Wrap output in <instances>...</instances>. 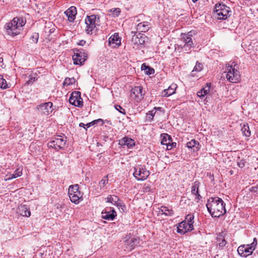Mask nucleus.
I'll list each match as a JSON object with an SVG mask.
<instances>
[{
  "label": "nucleus",
  "mask_w": 258,
  "mask_h": 258,
  "mask_svg": "<svg viewBox=\"0 0 258 258\" xmlns=\"http://www.w3.org/2000/svg\"><path fill=\"white\" fill-rule=\"evenodd\" d=\"M225 204L222 199L219 197H211L206 204L208 212L213 217H220L226 213Z\"/></svg>",
  "instance_id": "nucleus-1"
},
{
  "label": "nucleus",
  "mask_w": 258,
  "mask_h": 258,
  "mask_svg": "<svg viewBox=\"0 0 258 258\" xmlns=\"http://www.w3.org/2000/svg\"><path fill=\"white\" fill-rule=\"evenodd\" d=\"M25 24V21L22 19L16 17L6 24L5 29L8 35L14 36L20 33L21 27Z\"/></svg>",
  "instance_id": "nucleus-2"
},
{
  "label": "nucleus",
  "mask_w": 258,
  "mask_h": 258,
  "mask_svg": "<svg viewBox=\"0 0 258 258\" xmlns=\"http://www.w3.org/2000/svg\"><path fill=\"white\" fill-rule=\"evenodd\" d=\"M214 14L218 20H226L231 14L230 8L224 4H217L215 7Z\"/></svg>",
  "instance_id": "nucleus-3"
},
{
  "label": "nucleus",
  "mask_w": 258,
  "mask_h": 258,
  "mask_svg": "<svg viewBox=\"0 0 258 258\" xmlns=\"http://www.w3.org/2000/svg\"><path fill=\"white\" fill-rule=\"evenodd\" d=\"M234 62L232 63L231 65H226V78L227 80L231 83H235L239 81L240 79V74L239 72L235 68L236 64L234 66L233 64Z\"/></svg>",
  "instance_id": "nucleus-4"
},
{
  "label": "nucleus",
  "mask_w": 258,
  "mask_h": 258,
  "mask_svg": "<svg viewBox=\"0 0 258 258\" xmlns=\"http://www.w3.org/2000/svg\"><path fill=\"white\" fill-rule=\"evenodd\" d=\"M99 22V17L97 15H92L88 16L85 19L86 32L88 34H92V31L96 28Z\"/></svg>",
  "instance_id": "nucleus-5"
},
{
  "label": "nucleus",
  "mask_w": 258,
  "mask_h": 258,
  "mask_svg": "<svg viewBox=\"0 0 258 258\" xmlns=\"http://www.w3.org/2000/svg\"><path fill=\"white\" fill-rule=\"evenodd\" d=\"M256 243V239L254 238L253 239V241L250 244L239 246L237 248V252L238 254L243 257H246L249 255L255 249Z\"/></svg>",
  "instance_id": "nucleus-6"
},
{
  "label": "nucleus",
  "mask_w": 258,
  "mask_h": 258,
  "mask_svg": "<svg viewBox=\"0 0 258 258\" xmlns=\"http://www.w3.org/2000/svg\"><path fill=\"white\" fill-rule=\"evenodd\" d=\"M66 142V137L64 136L57 135L48 143V146L58 151L59 149H62L64 148Z\"/></svg>",
  "instance_id": "nucleus-7"
},
{
  "label": "nucleus",
  "mask_w": 258,
  "mask_h": 258,
  "mask_svg": "<svg viewBox=\"0 0 258 258\" xmlns=\"http://www.w3.org/2000/svg\"><path fill=\"white\" fill-rule=\"evenodd\" d=\"M149 171L144 166L138 165L134 168V176L139 181H143L149 176Z\"/></svg>",
  "instance_id": "nucleus-8"
},
{
  "label": "nucleus",
  "mask_w": 258,
  "mask_h": 258,
  "mask_svg": "<svg viewBox=\"0 0 258 258\" xmlns=\"http://www.w3.org/2000/svg\"><path fill=\"white\" fill-rule=\"evenodd\" d=\"M78 184L70 185L68 189V194L72 202L75 204L79 203L80 199L82 197V194L79 190Z\"/></svg>",
  "instance_id": "nucleus-9"
},
{
  "label": "nucleus",
  "mask_w": 258,
  "mask_h": 258,
  "mask_svg": "<svg viewBox=\"0 0 258 258\" xmlns=\"http://www.w3.org/2000/svg\"><path fill=\"white\" fill-rule=\"evenodd\" d=\"M88 57L87 53L83 49L77 50L73 56L74 63L77 65H82Z\"/></svg>",
  "instance_id": "nucleus-10"
},
{
  "label": "nucleus",
  "mask_w": 258,
  "mask_h": 258,
  "mask_svg": "<svg viewBox=\"0 0 258 258\" xmlns=\"http://www.w3.org/2000/svg\"><path fill=\"white\" fill-rule=\"evenodd\" d=\"M69 102L70 104L75 106L78 107H83V101L81 97V92L76 91L73 92L69 98Z\"/></svg>",
  "instance_id": "nucleus-11"
},
{
  "label": "nucleus",
  "mask_w": 258,
  "mask_h": 258,
  "mask_svg": "<svg viewBox=\"0 0 258 258\" xmlns=\"http://www.w3.org/2000/svg\"><path fill=\"white\" fill-rule=\"evenodd\" d=\"M124 239L125 248L128 251L132 250L139 244V238L137 237L126 236Z\"/></svg>",
  "instance_id": "nucleus-12"
},
{
  "label": "nucleus",
  "mask_w": 258,
  "mask_h": 258,
  "mask_svg": "<svg viewBox=\"0 0 258 258\" xmlns=\"http://www.w3.org/2000/svg\"><path fill=\"white\" fill-rule=\"evenodd\" d=\"M52 103L48 102L38 105L37 108L41 114L48 115L52 112Z\"/></svg>",
  "instance_id": "nucleus-13"
},
{
  "label": "nucleus",
  "mask_w": 258,
  "mask_h": 258,
  "mask_svg": "<svg viewBox=\"0 0 258 258\" xmlns=\"http://www.w3.org/2000/svg\"><path fill=\"white\" fill-rule=\"evenodd\" d=\"M161 138V144L166 145L167 150H170L176 146V143L172 142L171 137L168 135L166 134H162Z\"/></svg>",
  "instance_id": "nucleus-14"
},
{
  "label": "nucleus",
  "mask_w": 258,
  "mask_h": 258,
  "mask_svg": "<svg viewBox=\"0 0 258 258\" xmlns=\"http://www.w3.org/2000/svg\"><path fill=\"white\" fill-rule=\"evenodd\" d=\"M102 218L107 220H113L116 216V213L112 208H106L102 212Z\"/></svg>",
  "instance_id": "nucleus-15"
},
{
  "label": "nucleus",
  "mask_w": 258,
  "mask_h": 258,
  "mask_svg": "<svg viewBox=\"0 0 258 258\" xmlns=\"http://www.w3.org/2000/svg\"><path fill=\"white\" fill-rule=\"evenodd\" d=\"M194 229V225L189 224L186 221H182L178 224L177 227V232L184 234L187 232L190 231Z\"/></svg>",
  "instance_id": "nucleus-16"
},
{
  "label": "nucleus",
  "mask_w": 258,
  "mask_h": 258,
  "mask_svg": "<svg viewBox=\"0 0 258 258\" xmlns=\"http://www.w3.org/2000/svg\"><path fill=\"white\" fill-rule=\"evenodd\" d=\"M192 36V32H189L188 34H184L181 38L182 41L184 43L183 48L185 51L189 50L191 47L193 46V42L191 36Z\"/></svg>",
  "instance_id": "nucleus-17"
},
{
  "label": "nucleus",
  "mask_w": 258,
  "mask_h": 258,
  "mask_svg": "<svg viewBox=\"0 0 258 258\" xmlns=\"http://www.w3.org/2000/svg\"><path fill=\"white\" fill-rule=\"evenodd\" d=\"M118 144L122 147H125L126 146L130 148L135 146V142L133 139L125 137L119 140Z\"/></svg>",
  "instance_id": "nucleus-18"
},
{
  "label": "nucleus",
  "mask_w": 258,
  "mask_h": 258,
  "mask_svg": "<svg viewBox=\"0 0 258 258\" xmlns=\"http://www.w3.org/2000/svg\"><path fill=\"white\" fill-rule=\"evenodd\" d=\"M70 22H73L76 18L77 10L75 7H71L64 12Z\"/></svg>",
  "instance_id": "nucleus-19"
},
{
  "label": "nucleus",
  "mask_w": 258,
  "mask_h": 258,
  "mask_svg": "<svg viewBox=\"0 0 258 258\" xmlns=\"http://www.w3.org/2000/svg\"><path fill=\"white\" fill-rule=\"evenodd\" d=\"M121 43V39L118 33H114L109 39V44L113 47L119 46Z\"/></svg>",
  "instance_id": "nucleus-20"
},
{
  "label": "nucleus",
  "mask_w": 258,
  "mask_h": 258,
  "mask_svg": "<svg viewBox=\"0 0 258 258\" xmlns=\"http://www.w3.org/2000/svg\"><path fill=\"white\" fill-rule=\"evenodd\" d=\"M177 85L175 84H171L167 89L164 90L162 92V96L168 97L175 93Z\"/></svg>",
  "instance_id": "nucleus-21"
},
{
  "label": "nucleus",
  "mask_w": 258,
  "mask_h": 258,
  "mask_svg": "<svg viewBox=\"0 0 258 258\" xmlns=\"http://www.w3.org/2000/svg\"><path fill=\"white\" fill-rule=\"evenodd\" d=\"M18 213L22 216L29 217L31 215V212L27 206L25 205H21L18 207Z\"/></svg>",
  "instance_id": "nucleus-22"
},
{
  "label": "nucleus",
  "mask_w": 258,
  "mask_h": 258,
  "mask_svg": "<svg viewBox=\"0 0 258 258\" xmlns=\"http://www.w3.org/2000/svg\"><path fill=\"white\" fill-rule=\"evenodd\" d=\"M146 36L144 34L139 33L138 35H134L132 38L133 42L137 45L143 44L145 42Z\"/></svg>",
  "instance_id": "nucleus-23"
},
{
  "label": "nucleus",
  "mask_w": 258,
  "mask_h": 258,
  "mask_svg": "<svg viewBox=\"0 0 258 258\" xmlns=\"http://www.w3.org/2000/svg\"><path fill=\"white\" fill-rule=\"evenodd\" d=\"M200 186V182L198 181H196L192 184L191 187V193L192 195L196 196V199L198 201L202 199L201 196L199 192V188Z\"/></svg>",
  "instance_id": "nucleus-24"
},
{
  "label": "nucleus",
  "mask_w": 258,
  "mask_h": 258,
  "mask_svg": "<svg viewBox=\"0 0 258 258\" xmlns=\"http://www.w3.org/2000/svg\"><path fill=\"white\" fill-rule=\"evenodd\" d=\"M216 243L217 245L221 248L226 245L227 242L225 238V234L223 232L219 233L217 235L216 238Z\"/></svg>",
  "instance_id": "nucleus-25"
},
{
  "label": "nucleus",
  "mask_w": 258,
  "mask_h": 258,
  "mask_svg": "<svg viewBox=\"0 0 258 258\" xmlns=\"http://www.w3.org/2000/svg\"><path fill=\"white\" fill-rule=\"evenodd\" d=\"M150 28V25L148 22H143L139 23L137 26V30L141 32H146L148 31Z\"/></svg>",
  "instance_id": "nucleus-26"
},
{
  "label": "nucleus",
  "mask_w": 258,
  "mask_h": 258,
  "mask_svg": "<svg viewBox=\"0 0 258 258\" xmlns=\"http://www.w3.org/2000/svg\"><path fill=\"white\" fill-rule=\"evenodd\" d=\"M186 147L189 149H192L194 152H197L200 149L201 146L198 141L193 139L187 143Z\"/></svg>",
  "instance_id": "nucleus-27"
},
{
  "label": "nucleus",
  "mask_w": 258,
  "mask_h": 258,
  "mask_svg": "<svg viewBox=\"0 0 258 258\" xmlns=\"http://www.w3.org/2000/svg\"><path fill=\"white\" fill-rule=\"evenodd\" d=\"M210 86L211 84L207 83L204 87H203L200 91L197 92V95L201 98L204 97L205 95L209 93Z\"/></svg>",
  "instance_id": "nucleus-28"
},
{
  "label": "nucleus",
  "mask_w": 258,
  "mask_h": 258,
  "mask_svg": "<svg viewBox=\"0 0 258 258\" xmlns=\"http://www.w3.org/2000/svg\"><path fill=\"white\" fill-rule=\"evenodd\" d=\"M133 93L139 99L143 98L144 94L143 93V88L141 86H136L133 90Z\"/></svg>",
  "instance_id": "nucleus-29"
},
{
  "label": "nucleus",
  "mask_w": 258,
  "mask_h": 258,
  "mask_svg": "<svg viewBox=\"0 0 258 258\" xmlns=\"http://www.w3.org/2000/svg\"><path fill=\"white\" fill-rule=\"evenodd\" d=\"M119 198L115 195H109L106 198V202L110 203L116 206V204L119 201Z\"/></svg>",
  "instance_id": "nucleus-30"
},
{
  "label": "nucleus",
  "mask_w": 258,
  "mask_h": 258,
  "mask_svg": "<svg viewBox=\"0 0 258 258\" xmlns=\"http://www.w3.org/2000/svg\"><path fill=\"white\" fill-rule=\"evenodd\" d=\"M142 71H144L145 73L147 75H152L155 72L154 70L151 68L149 66H146L145 63L142 64L141 66Z\"/></svg>",
  "instance_id": "nucleus-31"
},
{
  "label": "nucleus",
  "mask_w": 258,
  "mask_h": 258,
  "mask_svg": "<svg viewBox=\"0 0 258 258\" xmlns=\"http://www.w3.org/2000/svg\"><path fill=\"white\" fill-rule=\"evenodd\" d=\"M241 131L243 134L247 137H249L251 135L249 127L247 124L243 125L241 128Z\"/></svg>",
  "instance_id": "nucleus-32"
},
{
  "label": "nucleus",
  "mask_w": 258,
  "mask_h": 258,
  "mask_svg": "<svg viewBox=\"0 0 258 258\" xmlns=\"http://www.w3.org/2000/svg\"><path fill=\"white\" fill-rule=\"evenodd\" d=\"M0 87L3 89L9 88L6 80L4 79L3 76L2 75H0Z\"/></svg>",
  "instance_id": "nucleus-33"
},
{
  "label": "nucleus",
  "mask_w": 258,
  "mask_h": 258,
  "mask_svg": "<svg viewBox=\"0 0 258 258\" xmlns=\"http://www.w3.org/2000/svg\"><path fill=\"white\" fill-rule=\"evenodd\" d=\"M75 82V80L74 78H66L63 82V86H68L74 84Z\"/></svg>",
  "instance_id": "nucleus-34"
},
{
  "label": "nucleus",
  "mask_w": 258,
  "mask_h": 258,
  "mask_svg": "<svg viewBox=\"0 0 258 258\" xmlns=\"http://www.w3.org/2000/svg\"><path fill=\"white\" fill-rule=\"evenodd\" d=\"M110 12L111 13L110 15L112 17L115 18L117 17L120 15L121 11L119 8H115L110 10Z\"/></svg>",
  "instance_id": "nucleus-35"
},
{
  "label": "nucleus",
  "mask_w": 258,
  "mask_h": 258,
  "mask_svg": "<svg viewBox=\"0 0 258 258\" xmlns=\"http://www.w3.org/2000/svg\"><path fill=\"white\" fill-rule=\"evenodd\" d=\"M116 206L118 208L120 212H124L126 210V207L120 200L116 204Z\"/></svg>",
  "instance_id": "nucleus-36"
},
{
  "label": "nucleus",
  "mask_w": 258,
  "mask_h": 258,
  "mask_svg": "<svg viewBox=\"0 0 258 258\" xmlns=\"http://www.w3.org/2000/svg\"><path fill=\"white\" fill-rule=\"evenodd\" d=\"M194 215L193 214H188L186 216L185 220L187 223L190 225H193L194 221Z\"/></svg>",
  "instance_id": "nucleus-37"
},
{
  "label": "nucleus",
  "mask_w": 258,
  "mask_h": 258,
  "mask_svg": "<svg viewBox=\"0 0 258 258\" xmlns=\"http://www.w3.org/2000/svg\"><path fill=\"white\" fill-rule=\"evenodd\" d=\"M155 113L156 111H155V110L149 111L147 113V117L148 118V119H149L150 120H152L153 119V117L155 115Z\"/></svg>",
  "instance_id": "nucleus-38"
},
{
  "label": "nucleus",
  "mask_w": 258,
  "mask_h": 258,
  "mask_svg": "<svg viewBox=\"0 0 258 258\" xmlns=\"http://www.w3.org/2000/svg\"><path fill=\"white\" fill-rule=\"evenodd\" d=\"M166 211V207L165 206H161L159 210V213L162 215H164L166 216H171V213H167L165 212Z\"/></svg>",
  "instance_id": "nucleus-39"
},
{
  "label": "nucleus",
  "mask_w": 258,
  "mask_h": 258,
  "mask_svg": "<svg viewBox=\"0 0 258 258\" xmlns=\"http://www.w3.org/2000/svg\"><path fill=\"white\" fill-rule=\"evenodd\" d=\"M39 38V34L37 33H34L31 36L30 39L35 43H37Z\"/></svg>",
  "instance_id": "nucleus-40"
},
{
  "label": "nucleus",
  "mask_w": 258,
  "mask_h": 258,
  "mask_svg": "<svg viewBox=\"0 0 258 258\" xmlns=\"http://www.w3.org/2000/svg\"><path fill=\"white\" fill-rule=\"evenodd\" d=\"M203 69V64L199 62H197L195 67H194L192 72H200Z\"/></svg>",
  "instance_id": "nucleus-41"
},
{
  "label": "nucleus",
  "mask_w": 258,
  "mask_h": 258,
  "mask_svg": "<svg viewBox=\"0 0 258 258\" xmlns=\"http://www.w3.org/2000/svg\"><path fill=\"white\" fill-rule=\"evenodd\" d=\"M108 182L107 176L104 177V178L99 182V184L101 188L104 187Z\"/></svg>",
  "instance_id": "nucleus-42"
},
{
  "label": "nucleus",
  "mask_w": 258,
  "mask_h": 258,
  "mask_svg": "<svg viewBox=\"0 0 258 258\" xmlns=\"http://www.w3.org/2000/svg\"><path fill=\"white\" fill-rule=\"evenodd\" d=\"M16 178H17V176L14 173L10 174H7L5 176L4 180H5V181H8V180H12V179Z\"/></svg>",
  "instance_id": "nucleus-43"
},
{
  "label": "nucleus",
  "mask_w": 258,
  "mask_h": 258,
  "mask_svg": "<svg viewBox=\"0 0 258 258\" xmlns=\"http://www.w3.org/2000/svg\"><path fill=\"white\" fill-rule=\"evenodd\" d=\"M115 108L118 110L119 112H120L121 113L123 114V115H125V109L122 108V107L120 105H115Z\"/></svg>",
  "instance_id": "nucleus-44"
},
{
  "label": "nucleus",
  "mask_w": 258,
  "mask_h": 258,
  "mask_svg": "<svg viewBox=\"0 0 258 258\" xmlns=\"http://www.w3.org/2000/svg\"><path fill=\"white\" fill-rule=\"evenodd\" d=\"M22 170H20L19 168H18L17 169H16L15 171L14 174H15L16 175L17 177H20L22 174Z\"/></svg>",
  "instance_id": "nucleus-45"
},
{
  "label": "nucleus",
  "mask_w": 258,
  "mask_h": 258,
  "mask_svg": "<svg viewBox=\"0 0 258 258\" xmlns=\"http://www.w3.org/2000/svg\"><path fill=\"white\" fill-rule=\"evenodd\" d=\"M35 77H33L32 76H30V78H29V80H28L26 82V84L28 85L32 84L35 81Z\"/></svg>",
  "instance_id": "nucleus-46"
},
{
  "label": "nucleus",
  "mask_w": 258,
  "mask_h": 258,
  "mask_svg": "<svg viewBox=\"0 0 258 258\" xmlns=\"http://www.w3.org/2000/svg\"><path fill=\"white\" fill-rule=\"evenodd\" d=\"M250 191L253 192H256L257 191H258V185H256L255 186L251 187L250 188Z\"/></svg>",
  "instance_id": "nucleus-47"
},
{
  "label": "nucleus",
  "mask_w": 258,
  "mask_h": 258,
  "mask_svg": "<svg viewBox=\"0 0 258 258\" xmlns=\"http://www.w3.org/2000/svg\"><path fill=\"white\" fill-rule=\"evenodd\" d=\"M101 119H98V120H94L91 122H90L89 123H87V124H86V125L88 127H90L91 125H94L96 122H98V121H99V120H101Z\"/></svg>",
  "instance_id": "nucleus-48"
},
{
  "label": "nucleus",
  "mask_w": 258,
  "mask_h": 258,
  "mask_svg": "<svg viewBox=\"0 0 258 258\" xmlns=\"http://www.w3.org/2000/svg\"><path fill=\"white\" fill-rule=\"evenodd\" d=\"M237 165L239 167L242 168L244 166V163L242 160H241L239 162H237Z\"/></svg>",
  "instance_id": "nucleus-49"
},
{
  "label": "nucleus",
  "mask_w": 258,
  "mask_h": 258,
  "mask_svg": "<svg viewBox=\"0 0 258 258\" xmlns=\"http://www.w3.org/2000/svg\"><path fill=\"white\" fill-rule=\"evenodd\" d=\"M165 212L167 213H171V216L173 215V211H172V209H169L168 207H166V211Z\"/></svg>",
  "instance_id": "nucleus-50"
},
{
  "label": "nucleus",
  "mask_w": 258,
  "mask_h": 258,
  "mask_svg": "<svg viewBox=\"0 0 258 258\" xmlns=\"http://www.w3.org/2000/svg\"><path fill=\"white\" fill-rule=\"evenodd\" d=\"M4 59L2 57H0V67L2 68H5V66L3 62Z\"/></svg>",
  "instance_id": "nucleus-51"
},
{
  "label": "nucleus",
  "mask_w": 258,
  "mask_h": 258,
  "mask_svg": "<svg viewBox=\"0 0 258 258\" xmlns=\"http://www.w3.org/2000/svg\"><path fill=\"white\" fill-rule=\"evenodd\" d=\"M86 43V41L84 40H80L78 43V45L81 46H84Z\"/></svg>",
  "instance_id": "nucleus-52"
},
{
  "label": "nucleus",
  "mask_w": 258,
  "mask_h": 258,
  "mask_svg": "<svg viewBox=\"0 0 258 258\" xmlns=\"http://www.w3.org/2000/svg\"><path fill=\"white\" fill-rule=\"evenodd\" d=\"M85 125H86V124H85L84 123H82V122H81V123H80L79 124V126H80V127H84V128H85Z\"/></svg>",
  "instance_id": "nucleus-53"
},
{
  "label": "nucleus",
  "mask_w": 258,
  "mask_h": 258,
  "mask_svg": "<svg viewBox=\"0 0 258 258\" xmlns=\"http://www.w3.org/2000/svg\"><path fill=\"white\" fill-rule=\"evenodd\" d=\"M144 190L146 191H149V186H146L144 187Z\"/></svg>",
  "instance_id": "nucleus-54"
},
{
  "label": "nucleus",
  "mask_w": 258,
  "mask_h": 258,
  "mask_svg": "<svg viewBox=\"0 0 258 258\" xmlns=\"http://www.w3.org/2000/svg\"><path fill=\"white\" fill-rule=\"evenodd\" d=\"M194 3H196L198 0H192Z\"/></svg>",
  "instance_id": "nucleus-55"
}]
</instances>
